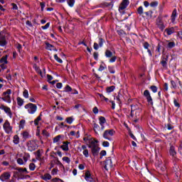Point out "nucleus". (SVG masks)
Returning <instances> with one entry per match:
<instances>
[{
	"mask_svg": "<svg viewBox=\"0 0 182 182\" xmlns=\"http://www.w3.org/2000/svg\"><path fill=\"white\" fill-rule=\"evenodd\" d=\"M115 134L116 132L114 131V129H106L102 134V137H104L106 140L112 141V137H113Z\"/></svg>",
	"mask_w": 182,
	"mask_h": 182,
	"instance_id": "f257e3e1",
	"label": "nucleus"
},
{
	"mask_svg": "<svg viewBox=\"0 0 182 182\" xmlns=\"http://www.w3.org/2000/svg\"><path fill=\"white\" fill-rule=\"evenodd\" d=\"M25 109H26L28 113L29 114H35L36 113V110H38V106L35 104L28 103L24 106Z\"/></svg>",
	"mask_w": 182,
	"mask_h": 182,
	"instance_id": "f03ea898",
	"label": "nucleus"
},
{
	"mask_svg": "<svg viewBox=\"0 0 182 182\" xmlns=\"http://www.w3.org/2000/svg\"><path fill=\"white\" fill-rule=\"evenodd\" d=\"M3 129L5 132V133H6V134H12L13 132H12V126H11V123L9 122V121L6 120L5 122L3 124Z\"/></svg>",
	"mask_w": 182,
	"mask_h": 182,
	"instance_id": "7ed1b4c3",
	"label": "nucleus"
},
{
	"mask_svg": "<svg viewBox=\"0 0 182 182\" xmlns=\"http://www.w3.org/2000/svg\"><path fill=\"white\" fill-rule=\"evenodd\" d=\"M26 145L28 151H35L38 149V144H36L35 140L28 141Z\"/></svg>",
	"mask_w": 182,
	"mask_h": 182,
	"instance_id": "20e7f679",
	"label": "nucleus"
},
{
	"mask_svg": "<svg viewBox=\"0 0 182 182\" xmlns=\"http://www.w3.org/2000/svg\"><path fill=\"white\" fill-rule=\"evenodd\" d=\"M11 90H7L6 92H3V97H1V100H4V102H6L7 103H11Z\"/></svg>",
	"mask_w": 182,
	"mask_h": 182,
	"instance_id": "39448f33",
	"label": "nucleus"
},
{
	"mask_svg": "<svg viewBox=\"0 0 182 182\" xmlns=\"http://www.w3.org/2000/svg\"><path fill=\"white\" fill-rule=\"evenodd\" d=\"M144 96L146 99V101L148 102L149 105L153 106V98H151V95H150V91H149V90H146L144 92Z\"/></svg>",
	"mask_w": 182,
	"mask_h": 182,
	"instance_id": "423d86ee",
	"label": "nucleus"
},
{
	"mask_svg": "<svg viewBox=\"0 0 182 182\" xmlns=\"http://www.w3.org/2000/svg\"><path fill=\"white\" fill-rule=\"evenodd\" d=\"M0 109L1 110H4L6 114L9 117L10 119H12V111L11 110V108L9 107H6L4 105H1L0 106Z\"/></svg>",
	"mask_w": 182,
	"mask_h": 182,
	"instance_id": "0eeeda50",
	"label": "nucleus"
},
{
	"mask_svg": "<svg viewBox=\"0 0 182 182\" xmlns=\"http://www.w3.org/2000/svg\"><path fill=\"white\" fill-rule=\"evenodd\" d=\"M85 180L87 182H96V179L92 177V173H90V171H87L85 173Z\"/></svg>",
	"mask_w": 182,
	"mask_h": 182,
	"instance_id": "6e6552de",
	"label": "nucleus"
},
{
	"mask_svg": "<svg viewBox=\"0 0 182 182\" xmlns=\"http://www.w3.org/2000/svg\"><path fill=\"white\" fill-rule=\"evenodd\" d=\"M90 148L91 149L93 156H97V153H99V147L97 145L95 144L93 142H91Z\"/></svg>",
	"mask_w": 182,
	"mask_h": 182,
	"instance_id": "1a4fd4ad",
	"label": "nucleus"
},
{
	"mask_svg": "<svg viewBox=\"0 0 182 182\" xmlns=\"http://www.w3.org/2000/svg\"><path fill=\"white\" fill-rule=\"evenodd\" d=\"M11 178V172H4L0 176V180L1 181H8Z\"/></svg>",
	"mask_w": 182,
	"mask_h": 182,
	"instance_id": "9d476101",
	"label": "nucleus"
},
{
	"mask_svg": "<svg viewBox=\"0 0 182 182\" xmlns=\"http://www.w3.org/2000/svg\"><path fill=\"white\" fill-rule=\"evenodd\" d=\"M105 170H109L113 167V163L112 162V159L108 158L105 161Z\"/></svg>",
	"mask_w": 182,
	"mask_h": 182,
	"instance_id": "9b49d317",
	"label": "nucleus"
},
{
	"mask_svg": "<svg viewBox=\"0 0 182 182\" xmlns=\"http://www.w3.org/2000/svg\"><path fill=\"white\" fill-rule=\"evenodd\" d=\"M129 0H122V3L119 5V11H124L127 6H129Z\"/></svg>",
	"mask_w": 182,
	"mask_h": 182,
	"instance_id": "f8f14e48",
	"label": "nucleus"
},
{
	"mask_svg": "<svg viewBox=\"0 0 182 182\" xmlns=\"http://www.w3.org/2000/svg\"><path fill=\"white\" fill-rule=\"evenodd\" d=\"M80 151H82L85 157H89V150L87 149V146H86V145H82L80 148Z\"/></svg>",
	"mask_w": 182,
	"mask_h": 182,
	"instance_id": "ddd939ff",
	"label": "nucleus"
},
{
	"mask_svg": "<svg viewBox=\"0 0 182 182\" xmlns=\"http://www.w3.org/2000/svg\"><path fill=\"white\" fill-rule=\"evenodd\" d=\"M156 25L159 29H161V31H164V28H166V26H164V23H163V21H161V18H160L156 19Z\"/></svg>",
	"mask_w": 182,
	"mask_h": 182,
	"instance_id": "4468645a",
	"label": "nucleus"
},
{
	"mask_svg": "<svg viewBox=\"0 0 182 182\" xmlns=\"http://www.w3.org/2000/svg\"><path fill=\"white\" fill-rule=\"evenodd\" d=\"M7 43L5 36L0 33V46H6Z\"/></svg>",
	"mask_w": 182,
	"mask_h": 182,
	"instance_id": "2eb2a0df",
	"label": "nucleus"
},
{
	"mask_svg": "<svg viewBox=\"0 0 182 182\" xmlns=\"http://www.w3.org/2000/svg\"><path fill=\"white\" fill-rule=\"evenodd\" d=\"M169 153H170V155L172 156V157H174L176 154H177V152H176V148H174V146L171 145L170 146Z\"/></svg>",
	"mask_w": 182,
	"mask_h": 182,
	"instance_id": "dca6fc26",
	"label": "nucleus"
},
{
	"mask_svg": "<svg viewBox=\"0 0 182 182\" xmlns=\"http://www.w3.org/2000/svg\"><path fill=\"white\" fill-rule=\"evenodd\" d=\"M93 129L96 134H99V133H100V127L99 126V124L95 123L93 124Z\"/></svg>",
	"mask_w": 182,
	"mask_h": 182,
	"instance_id": "f3484780",
	"label": "nucleus"
},
{
	"mask_svg": "<svg viewBox=\"0 0 182 182\" xmlns=\"http://www.w3.org/2000/svg\"><path fill=\"white\" fill-rule=\"evenodd\" d=\"M177 16V9H174L172 12L171 16V22L174 23V21H176V17Z\"/></svg>",
	"mask_w": 182,
	"mask_h": 182,
	"instance_id": "a211bd4d",
	"label": "nucleus"
},
{
	"mask_svg": "<svg viewBox=\"0 0 182 182\" xmlns=\"http://www.w3.org/2000/svg\"><path fill=\"white\" fill-rule=\"evenodd\" d=\"M69 142H63V144L61 146V149L64 151H69Z\"/></svg>",
	"mask_w": 182,
	"mask_h": 182,
	"instance_id": "6ab92c4d",
	"label": "nucleus"
},
{
	"mask_svg": "<svg viewBox=\"0 0 182 182\" xmlns=\"http://www.w3.org/2000/svg\"><path fill=\"white\" fill-rule=\"evenodd\" d=\"M41 178L45 181H48V180H50L52 178V176H50L49 173H46L41 176Z\"/></svg>",
	"mask_w": 182,
	"mask_h": 182,
	"instance_id": "aec40b11",
	"label": "nucleus"
},
{
	"mask_svg": "<svg viewBox=\"0 0 182 182\" xmlns=\"http://www.w3.org/2000/svg\"><path fill=\"white\" fill-rule=\"evenodd\" d=\"M168 60V56L166 55V57H164L163 60L161 61V63L164 68H166V66H167Z\"/></svg>",
	"mask_w": 182,
	"mask_h": 182,
	"instance_id": "412c9836",
	"label": "nucleus"
},
{
	"mask_svg": "<svg viewBox=\"0 0 182 182\" xmlns=\"http://www.w3.org/2000/svg\"><path fill=\"white\" fill-rule=\"evenodd\" d=\"M175 31L176 30L173 27H171L170 28H166L165 29V32L167 33V35H172V33H174Z\"/></svg>",
	"mask_w": 182,
	"mask_h": 182,
	"instance_id": "4be33fe9",
	"label": "nucleus"
},
{
	"mask_svg": "<svg viewBox=\"0 0 182 182\" xmlns=\"http://www.w3.org/2000/svg\"><path fill=\"white\" fill-rule=\"evenodd\" d=\"M0 63L6 65V63H8V55L2 57L0 60Z\"/></svg>",
	"mask_w": 182,
	"mask_h": 182,
	"instance_id": "5701e85b",
	"label": "nucleus"
},
{
	"mask_svg": "<svg viewBox=\"0 0 182 182\" xmlns=\"http://www.w3.org/2000/svg\"><path fill=\"white\" fill-rule=\"evenodd\" d=\"M174 46H176V43H174V41H168L167 46L166 47L168 49H173V48H174Z\"/></svg>",
	"mask_w": 182,
	"mask_h": 182,
	"instance_id": "b1692460",
	"label": "nucleus"
},
{
	"mask_svg": "<svg viewBox=\"0 0 182 182\" xmlns=\"http://www.w3.org/2000/svg\"><path fill=\"white\" fill-rule=\"evenodd\" d=\"M105 56L106 58H112V56H114L113 53L110 51V50H106Z\"/></svg>",
	"mask_w": 182,
	"mask_h": 182,
	"instance_id": "393cba45",
	"label": "nucleus"
},
{
	"mask_svg": "<svg viewBox=\"0 0 182 182\" xmlns=\"http://www.w3.org/2000/svg\"><path fill=\"white\" fill-rule=\"evenodd\" d=\"M46 49H48V50H53V48H55L53 46V45H52L49 43H46Z\"/></svg>",
	"mask_w": 182,
	"mask_h": 182,
	"instance_id": "a878e982",
	"label": "nucleus"
},
{
	"mask_svg": "<svg viewBox=\"0 0 182 182\" xmlns=\"http://www.w3.org/2000/svg\"><path fill=\"white\" fill-rule=\"evenodd\" d=\"M29 159H31V155L29 154H25L23 157L24 163H26V161H28Z\"/></svg>",
	"mask_w": 182,
	"mask_h": 182,
	"instance_id": "bb28decb",
	"label": "nucleus"
},
{
	"mask_svg": "<svg viewBox=\"0 0 182 182\" xmlns=\"http://www.w3.org/2000/svg\"><path fill=\"white\" fill-rule=\"evenodd\" d=\"M116 100H117V102H119V103H122V102H123V95H122V94H118Z\"/></svg>",
	"mask_w": 182,
	"mask_h": 182,
	"instance_id": "cd10ccee",
	"label": "nucleus"
},
{
	"mask_svg": "<svg viewBox=\"0 0 182 182\" xmlns=\"http://www.w3.org/2000/svg\"><path fill=\"white\" fill-rule=\"evenodd\" d=\"M14 144H19V136L18 135H15L14 136V140H13Z\"/></svg>",
	"mask_w": 182,
	"mask_h": 182,
	"instance_id": "c85d7f7f",
	"label": "nucleus"
},
{
	"mask_svg": "<svg viewBox=\"0 0 182 182\" xmlns=\"http://www.w3.org/2000/svg\"><path fill=\"white\" fill-rule=\"evenodd\" d=\"M104 6L106 8H109V9H111L112 8H113V2L111 1L110 3H105Z\"/></svg>",
	"mask_w": 182,
	"mask_h": 182,
	"instance_id": "c756f323",
	"label": "nucleus"
},
{
	"mask_svg": "<svg viewBox=\"0 0 182 182\" xmlns=\"http://www.w3.org/2000/svg\"><path fill=\"white\" fill-rule=\"evenodd\" d=\"M68 4L70 6V8H73L75 6V0H66Z\"/></svg>",
	"mask_w": 182,
	"mask_h": 182,
	"instance_id": "7c9ffc66",
	"label": "nucleus"
},
{
	"mask_svg": "<svg viewBox=\"0 0 182 182\" xmlns=\"http://www.w3.org/2000/svg\"><path fill=\"white\" fill-rule=\"evenodd\" d=\"M41 120L42 117L40 115L34 120V124H36V126H38V124H39V122H41Z\"/></svg>",
	"mask_w": 182,
	"mask_h": 182,
	"instance_id": "2f4dec72",
	"label": "nucleus"
},
{
	"mask_svg": "<svg viewBox=\"0 0 182 182\" xmlns=\"http://www.w3.org/2000/svg\"><path fill=\"white\" fill-rule=\"evenodd\" d=\"M34 69L37 72V73H38L39 75H41V76H42V70H41V68H39V67H38V65H35Z\"/></svg>",
	"mask_w": 182,
	"mask_h": 182,
	"instance_id": "473e14b6",
	"label": "nucleus"
},
{
	"mask_svg": "<svg viewBox=\"0 0 182 182\" xmlns=\"http://www.w3.org/2000/svg\"><path fill=\"white\" fill-rule=\"evenodd\" d=\"M23 97H25V99H28L29 97V92H28V90H23Z\"/></svg>",
	"mask_w": 182,
	"mask_h": 182,
	"instance_id": "72a5a7b5",
	"label": "nucleus"
},
{
	"mask_svg": "<svg viewBox=\"0 0 182 182\" xmlns=\"http://www.w3.org/2000/svg\"><path fill=\"white\" fill-rule=\"evenodd\" d=\"M17 104L19 106H22L23 105V100L19 97H17Z\"/></svg>",
	"mask_w": 182,
	"mask_h": 182,
	"instance_id": "f704fd0d",
	"label": "nucleus"
},
{
	"mask_svg": "<svg viewBox=\"0 0 182 182\" xmlns=\"http://www.w3.org/2000/svg\"><path fill=\"white\" fill-rule=\"evenodd\" d=\"M115 89V87L114 86H110V87H107V93H112V92H113V90H114Z\"/></svg>",
	"mask_w": 182,
	"mask_h": 182,
	"instance_id": "c9c22d12",
	"label": "nucleus"
},
{
	"mask_svg": "<svg viewBox=\"0 0 182 182\" xmlns=\"http://www.w3.org/2000/svg\"><path fill=\"white\" fill-rule=\"evenodd\" d=\"M100 120V124H105L106 123V118H105L104 117H100L99 118Z\"/></svg>",
	"mask_w": 182,
	"mask_h": 182,
	"instance_id": "e433bc0d",
	"label": "nucleus"
},
{
	"mask_svg": "<svg viewBox=\"0 0 182 182\" xmlns=\"http://www.w3.org/2000/svg\"><path fill=\"white\" fill-rule=\"evenodd\" d=\"M23 138L26 140V139H28V137H29V133L26 131L23 132L22 134Z\"/></svg>",
	"mask_w": 182,
	"mask_h": 182,
	"instance_id": "4c0bfd02",
	"label": "nucleus"
},
{
	"mask_svg": "<svg viewBox=\"0 0 182 182\" xmlns=\"http://www.w3.org/2000/svg\"><path fill=\"white\" fill-rule=\"evenodd\" d=\"M61 137V135H58L57 136L54 137L53 143H58L60 140Z\"/></svg>",
	"mask_w": 182,
	"mask_h": 182,
	"instance_id": "58836bf2",
	"label": "nucleus"
},
{
	"mask_svg": "<svg viewBox=\"0 0 182 182\" xmlns=\"http://www.w3.org/2000/svg\"><path fill=\"white\" fill-rule=\"evenodd\" d=\"M35 168H36V166H35V164L31 163L29 164V169L31 170V171H33Z\"/></svg>",
	"mask_w": 182,
	"mask_h": 182,
	"instance_id": "ea45409f",
	"label": "nucleus"
},
{
	"mask_svg": "<svg viewBox=\"0 0 182 182\" xmlns=\"http://www.w3.org/2000/svg\"><path fill=\"white\" fill-rule=\"evenodd\" d=\"M54 59H55L58 63H63V60H62V59H60L57 54L54 55Z\"/></svg>",
	"mask_w": 182,
	"mask_h": 182,
	"instance_id": "a19ab883",
	"label": "nucleus"
},
{
	"mask_svg": "<svg viewBox=\"0 0 182 182\" xmlns=\"http://www.w3.org/2000/svg\"><path fill=\"white\" fill-rule=\"evenodd\" d=\"M25 123H26L25 119H21V120L20 121V124H19L20 129H23V127H24V126H25Z\"/></svg>",
	"mask_w": 182,
	"mask_h": 182,
	"instance_id": "79ce46f5",
	"label": "nucleus"
},
{
	"mask_svg": "<svg viewBox=\"0 0 182 182\" xmlns=\"http://www.w3.org/2000/svg\"><path fill=\"white\" fill-rule=\"evenodd\" d=\"M98 96H100L102 100H105V102H109V99L106 98V97H105L102 94H98Z\"/></svg>",
	"mask_w": 182,
	"mask_h": 182,
	"instance_id": "37998d69",
	"label": "nucleus"
},
{
	"mask_svg": "<svg viewBox=\"0 0 182 182\" xmlns=\"http://www.w3.org/2000/svg\"><path fill=\"white\" fill-rule=\"evenodd\" d=\"M66 122L67 123H68V124H72V123H73V118H72L71 117H68L66 119Z\"/></svg>",
	"mask_w": 182,
	"mask_h": 182,
	"instance_id": "c03bdc74",
	"label": "nucleus"
},
{
	"mask_svg": "<svg viewBox=\"0 0 182 182\" xmlns=\"http://www.w3.org/2000/svg\"><path fill=\"white\" fill-rule=\"evenodd\" d=\"M63 161H65V163H68V164H69V163H70V159H69V157H68V156L63 157Z\"/></svg>",
	"mask_w": 182,
	"mask_h": 182,
	"instance_id": "a18cd8bd",
	"label": "nucleus"
},
{
	"mask_svg": "<svg viewBox=\"0 0 182 182\" xmlns=\"http://www.w3.org/2000/svg\"><path fill=\"white\" fill-rule=\"evenodd\" d=\"M139 15H143V6H139L137 9Z\"/></svg>",
	"mask_w": 182,
	"mask_h": 182,
	"instance_id": "49530a36",
	"label": "nucleus"
},
{
	"mask_svg": "<svg viewBox=\"0 0 182 182\" xmlns=\"http://www.w3.org/2000/svg\"><path fill=\"white\" fill-rule=\"evenodd\" d=\"M116 59H117V57L116 55L111 57V58L109 59L110 63H114V62H116Z\"/></svg>",
	"mask_w": 182,
	"mask_h": 182,
	"instance_id": "de8ad7c7",
	"label": "nucleus"
},
{
	"mask_svg": "<svg viewBox=\"0 0 182 182\" xmlns=\"http://www.w3.org/2000/svg\"><path fill=\"white\" fill-rule=\"evenodd\" d=\"M150 89H151V90H152V92L154 93H156V92H157V87L156 86L152 85V86L150 87Z\"/></svg>",
	"mask_w": 182,
	"mask_h": 182,
	"instance_id": "09e8293b",
	"label": "nucleus"
},
{
	"mask_svg": "<svg viewBox=\"0 0 182 182\" xmlns=\"http://www.w3.org/2000/svg\"><path fill=\"white\" fill-rule=\"evenodd\" d=\"M157 5H159V2L157 1H153L150 4V6H151L152 8H156Z\"/></svg>",
	"mask_w": 182,
	"mask_h": 182,
	"instance_id": "8fccbe9b",
	"label": "nucleus"
},
{
	"mask_svg": "<svg viewBox=\"0 0 182 182\" xmlns=\"http://www.w3.org/2000/svg\"><path fill=\"white\" fill-rule=\"evenodd\" d=\"M65 92H72V87L69 85H66L65 87Z\"/></svg>",
	"mask_w": 182,
	"mask_h": 182,
	"instance_id": "3c124183",
	"label": "nucleus"
},
{
	"mask_svg": "<svg viewBox=\"0 0 182 182\" xmlns=\"http://www.w3.org/2000/svg\"><path fill=\"white\" fill-rule=\"evenodd\" d=\"M105 42V41L103 40V38H100L99 39V46L100 48H102V46H103V43Z\"/></svg>",
	"mask_w": 182,
	"mask_h": 182,
	"instance_id": "603ef678",
	"label": "nucleus"
},
{
	"mask_svg": "<svg viewBox=\"0 0 182 182\" xmlns=\"http://www.w3.org/2000/svg\"><path fill=\"white\" fill-rule=\"evenodd\" d=\"M49 26H50V23H47L45 26H41L42 29H48V28H49Z\"/></svg>",
	"mask_w": 182,
	"mask_h": 182,
	"instance_id": "864d4df0",
	"label": "nucleus"
},
{
	"mask_svg": "<svg viewBox=\"0 0 182 182\" xmlns=\"http://www.w3.org/2000/svg\"><path fill=\"white\" fill-rule=\"evenodd\" d=\"M108 70H109V72H110L112 74L115 73V72H116L113 67H108Z\"/></svg>",
	"mask_w": 182,
	"mask_h": 182,
	"instance_id": "5fc2aeb1",
	"label": "nucleus"
},
{
	"mask_svg": "<svg viewBox=\"0 0 182 182\" xmlns=\"http://www.w3.org/2000/svg\"><path fill=\"white\" fill-rule=\"evenodd\" d=\"M171 85L172 87H173V89H176L177 87V85L176 84V82H174L173 80L171 81Z\"/></svg>",
	"mask_w": 182,
	"mask_h": 182,
	"instance_id": "6e6d98bb",
	"label": "nucleus"
},
{
	"mask_svg": "<svg viewBox=\"0 0 182 182\" xmlns=\"http://www.w3.org/2000/svg\"><path fill=\"white\" fill-rule=\"evenodd\" d=\"M17 163H18V164H20V165L23 164V159H21V158L18 159H17Z\"/></svg>",
	"mask_w": 182,
	"mask_h": 182,
	"instance_id": "4d7b16f0",
	"label": "nucleus"
},
{
	"mask_svg": "<svg viewBox=\"0 0 182 182\" xmlns=\"http://www.w3.org/2000/svg\"><path fill=\"white\" fill-rule=\"evenodd\" d=\"M145 14L146 15V16H149V18H151V15L153 14V11H149L145 13Z\"/></svg>",
	"mask_w": 182,
	"mask_h": 182,
	"instance_id": "13d9d810",
	"label": "nucleus"
},
{
	"mask_svg": "<svg viewBox=\"0 0 182 182\" xmlns=\"http://www.w3.org/2000/svg\"><path fill=\"white\" fill-rule=\"evenodd\" d=\"M102 146L104 147H109V141H103Z\"/></svg>",
	"mask_w": 182,
	"mask_h": 182,
	"instance_id": "bf43d9fd",
	"label": "nucleus"
},
{
	"mask_svg": "<svg viewBox=\"0 0 182 182\" xmlns=\"http://www.w3.org/2000/svg\"><path fill=\"white\" fill-rule=\"evenodd\" d=\"M173 103H174V105L176 106V107H180V103H178V102H177L176 100H173Z\"/></svg>",
	"mask_w": 182,
	"mask_h": 182,
	"instance_id": "052dcab7",
	"label": "nucleus"
},
{
	"mask_svg": "<svg viewBox=\"0 0 182 182\" xmlns=\"http://www.w3.org/2000/svg\"><path fill=\"white\" fill-rule=\"evenodd\" d=\"M92 112L95 113V114H97V113H99V109L97 108V107H95L93 108Z\"/></svg>",
	"mask_w": 182,
	"mask_h": 182,
	"instance_id": "680f3d73",
	"label": "nucleus"
},
{
	"mask_svg": "<svg viewBox=\"0 0 182 182\" xmlns=\"http://www.w3.org/2000/svg\"><path fill=\"white\" fill-rule=\"evenodd\" d=\"M93 57H94V59H95V60H97V58H99V53L96 52L94 53Z\"/></svg>",
	"mask_w": 182,
	"mask_h": 182,
	"instance_id": "e2e57ef3",
	"label": "nucleus"
},
{
	"mask_svg": "<svg viewBox=\"0 0 182 182\" xmlns=\"http://www.w3.org/2000/svg\"><path fill=\"white\" fill-rule=\"evenodd\" d=\"M40 6L41 7V11H43L45 6H46V4H45V2H41L40 3Z\"/></svg>",
	"mask_w": 182,
	"mask_h": 182,
	"instance_id": "0e129e2a",
	"label": "nucleus"
},
{
	"mask_svg": "<svg viewBox=\"0 0 182 182\" xmlns=\"http://www.w3.org/2000/svg\"><path fill=\"white\" fill-rule=\"evenodd\" d=\"M62 86H63L62 82H58V83L56 84V87H57L58 89H62Z\"/></svg>",
	"mask_w": 182,
	"mask_h": 182,
	"instance_id": "69168bd1",
	"label": "nucleus"
},
{
	"mask_svg": "<svg viewBox=\"0 0 182 182\" xmlns=\"http://www.w3.org/2000/svg\"><path fill=\"white\" fill-rule=\"evenodd\" d=\"M99 44H97V43H94V49H95V50H97V49H99Z\"/></svg>",
	"mask_w": 182,
	"mask_h": 182,
	"instance_id": "338daca9",
	"label": "nucleus"
},
{
	"mask_svg": "<svg viewBox=\"0 0 182 182\" xmlns=\"http://www.w3.org/2000/svg\"><path fill=\"white\" fill-rule=\"evenodd\" d=\"M178 36L182 40V31L178 32Z\"/></svg>",
	"mask_w": 182,
	"mask_h": 182,
	"instance_id": "774afa93",
	"label": "nucleus"
}]
</instances>
